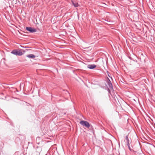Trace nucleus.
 Listing matches in <instances>:
<instances>
[{"mask_svg": "<svg viewBox=\"0 0 155 155\" xmlns=\"http://www.w3.org/2000/svg\"><path fill=\"white\" fill-rule=\"evenodd\" d=\"M11 53L13 54L16 55H21L23 53L20 50H14Z\"/></svg>", "mask_w": 155, "mask_h": 155, "instance_id": "f257e3e1", "label": "nucleus"}, {"mask_svg": "<svg viewBox=\"0 0 155 155\" xmlns=\"http://www.w3.org/2000/svg\"><path fill=\"white\" fill-rule=\"evenodd\" d=\"M80 124L83 126H85L87 128L90 127L89 123L86 121L81 120L80 122Z\"/></svg>", "mask_w": 155, "mask_h": 155, "instance_id": "f03ea898", "label": "nucleus"}, {"mask_svg": "<svg viewBox=\"0 0 155 155\" xmlns=\"http://www.w3.org/2000/svg\"><path fill=\"white\" fill-rule=\"evenodd\" d=\"M26 29L27 31L31 32H35L36 31V30L35 28L31 27H26Z\"/></svg>", "mask_w": 155, "mask_h": 155, "instance_id": "7ed1b4c3", "label": "nucleus"}, {"mask_svg": "<svg viewBox=\"0 0 155 155\" xmlns=\"http://www.w3.org/2000/svg\"><path fill=\"white\" fill-rule=\"evenodd\" d=\"M96 65L95 64H89L87 65V68L90 69H93L95 68Z\"/></svg>", "mask_w": 155, "mask_h": 155, "instance_id": "20e7f679", "label": "nucleus"}, {"mask_svg": "<svg viewBox=\"0 0 155 155\" xmlns=\"http://www.w3.org/2000/svg\"><path fill=\"white\" fill-rule=\"evenodd\" d=\"M72 4L73 5L74 7H76L79 6L78 3L75 1H71Z\"/></svg>", "mask_w": 155, "mask_h": 155, "instance_id": "39448f33", "label": "nucleus"}, {"mask_svg": "<svg viewBox=\"0 0 155 155\" xmlns=\"http://www.w3.org/2000/svg\"><path fill=\"white\" fill-rule=\"evenodd\" d=\"M126 140L127 141V145L129 148V149L130 150V147L129 146L130 145V142H131V141H130V140H129L128 136H127L126 137Z\"/></svg>", "mask_w": 155, "mask_h": 155, "instance_id": "423d86ee", "label": "nucleus"}, {"mask_svg": "<svg viewBox=\"0 0 155 155\" xmlns=\"http://www.w3.org/2000/svg\"><path fill=\"white\" fill-rule=\"evenodd\" d=\"M27 57L30 58H34L35 57V56L34 55L31 54L27 55Z\"/></svg>", "mask_w": 155, "mask_h": 155, "instance_id": "0eeeda50", "label": "nucleus"}]
</instances>
